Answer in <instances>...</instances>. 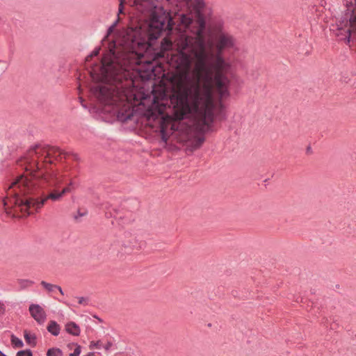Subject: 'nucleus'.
Returning a JSON list of instances; mask_svg holds the SVG:
<instances>
[{
  "label": "nucleus",
  "mask_w": 356,
  "mask_h": 356,
  "mask_svg": "<svg viewBox=\"0 0 356 356\" xmlns=\"http://www.w3.org/2000/svg\"><path fill=\"white\" fill-rule=\"evenodd\" d=\"M16 356H33V353L31 350L26 349L18 351Z\"/></svg>",
  "instance_id": "obj_21"
},
{
  "label": "nucleus",
  "mask_w": 356,
  "mask_h": 356,
  "mask_svg": "<svg viewBox=\"0 0 356 356\" xmlns=\"http://www.w3.org/2000/svg\"><path fill=\"white\" fill-rule=\"evenodd\" d=\"M138 74L143 81H149L154 76V67L152 63L138 70Z\"/></svg>",
  "instance_id": "obj_11"
},
{
  "label": "nucleus",
  "mask_w": 356,
  "mask_h": 356,
  "mask_svg": "<svg viewBox=\"0 0 356 356\" xmlns=\"http://www.w3.org/2000/svg\"><path fill=\"white\" fill-rule=\"evenodd\" d=\"M66 332L73 336H79L81 333V329L79 326L74 322H69L65 325Z\"/></svg>",
  "instance_id": "obj_13"
},
{
  "label": "nucleus",
  "mask_w": 356,
  "mask_h": 356,
  "mask_svg": "<svg viewBox=\"0 0 356 356\" xmlns=\"http://www.w3.org/2000/svg\"><path fill=\"white\" fill-rule=\"evenodd\" d=\"M91 93L105 108L106 111L112 113L118 121L122 123H136L138 120L132 104L127 97L121 96L118 91L111 86H97L90 88Z\"/></svg>",
  "instance_id": "obj_3"
},
{
  "label": "nucleus",
  "mask_w": 356,
  "mask_h": 356,
  "mask_svg": "<svg viewBox=\"0 0 356 356\" xmlns=\"http://www.w3.org/2000/svg\"><path fill=\"white\" fill-rule=\"evenodd\" d=\"M118 21H119V18L116 21H115L111 26H113V28H115V26L117 25Z\"/></svg>",
  "instance_id": "obj_32"
},
{
  "label": "nucleus",
  "mask_w": 356,
  "mask_h": 356,
  "mask_svg": "<svg viewBox=\"0 0 356 356\" xmlns=\"http://www.w3.org/2000/svg\"><path fill=\"white\" fill-rule=\"evenodd\" d=\"M355 339H356V334H355Z\"/></svg>",
  "instance_id": "obj_38"
},
{
  "label": "nucleus",
  "mask_w": 356,
  "mask_h": 356,
  "mask_svg": "<svg viewBox=\"0 0 356 356\" xmlns=\"http://www.w3.org/2000/svg\"><path fill=\"white\" fill-rule=\"evenodd\" d=\"M11 343L14 348H22L24 346L23 341L13 334L11 336Z\"/></svg>",
  "instance_id": "obj_18"
},
{
  "label": "nucleus",
  "mask_w": 356,
  "mask_h": 356,
  "mask_svg": "<svg viewBox=\"0 0 356 356\" xmlns=\"http://www.w3.org/2000/svg\"><path fill=\"white\" fill-rule=\"evenodd\" d=\"M204 140H205V138L204 136L197 137L195 139V143L194 145V147L196 148L200 147L204 143Z\"/></svg>",
  "instance_id": "obj_23"
},
{
  "label": "nucleus",
  "mask_w": 356,
  "mask_h": 356,
  "mask_svg": "<svg viewBox=\"0 0 356 356\" xmlns=\"http://www.w3.org/2000/svg\"><path fill=\"white\" fill-rule=\"evenodd\" d=\"M47 356H63V353L60 348H51L47 350Z\"/></svg>",
  "instance_id": "obj_19"
},
{
  "label": "nucleus",
  "mask_w": 356,
  "mask_h": 356,
  "mask_svg": "<svg viewBox=\"0 0 356 356\" xmlns=\"http://www.w3.org/2000/svg\"><path fill=\"white\" fill-rule=\"evenodd\" d=\"M346 8L337 19L332 31L339 40L349 44L356 42V0L355 3L346 1Z\"/></svg>",
  "instance_id": "obj_5"
},
{
  "label": "nucleus",
  "mask_w": 356,
  "mask_h": 356,
  "mask_svg": "<svg viewBox=\"0 0 356 356\" xmlns=\"http://www.w3.org/2000/svg\"><path fill=\"white\" fill-rule=\"evenodd\" d=\"M195 6L197 9H203L205 6L204 0H195Z\"/></svg>",
  "instance_id": "obj_25"
},
{
  "label": "nucleus",
  "mask_w": 356,
  "mask_h": 356,
  "mask_svg": "<svg viewBox=\"0 0 356 356\" xmlns=\"http://www.w3.org/2000/svg\"><path fill=\"white\" fill-rule=\"evenodd\" d=\"M136 46H138V47H143L145 46V44L143 42L136 40V39H133L131 41V48L134 49Z\"/></svg>",
  "instance_id": "obj_22"
},
{
  "label": "nucleus",
  "mask_w": 356,
  "mask_h": 356,
  "mask_svg": "<svg viewBox=\"0 0 356 356\" xmlns=\"http://www.w3.org/2000/svg\"><path fill=\"white\" fill-rule=\"evenodd\" d=\"M83 215H84L83 213H79V216H83Z\"/></svg>",
  "instance_id": "obj_35"
},
{
  "label": "nucleus",
  "mask_w": 356,
  "mask_h": 356,
  "mask_svg": "<svg viewBox=\"0 0 356 356\" xmlns=\"http://www.w3.org/2000/svg\"><path fill=\"white\" fill-rule=\"evenodd\" d=\"M81 352V346L80 345L76 344V348L74 350V352L70 354V356H79Z\"/></svg>",
  "instance_id": "obj_24"
},
{
  "label": "nucleus",
  "mask_w": 356,
  "mask_h": 356,
  "mask_svg": "<svg viewBox=\"0 0 356 356\" xmlns=\"http://www.w3.org/2000/svg\"><path fill=\"white\" fill-rule=\"evenodd\" d=\"M123 208L118 209L109 203L104 204L105 215L107 218H114L120 224L126 225L134 220V212L139 207V201L136 199H129L123 204Z\"/></svg>",
  "instance_id": "obj_7"
},
{
  "label": "nucleus",
  "mask_w": 356,
  "mask_h": 356,
  "mask_svg": "<svg viewBox=\"0 0 356 356\" xmlns=\"http://www.w3.org/2000/svg\"><path fill=\"white\" fill-rule=\"evenodd\" d=\"M124 0H120V4L118 8V15L124 13Z\"/></svg>",
  "instance_id": "obj_26"
},
{
  "label": "nucleus",
  "mask_w": 356,
  "mask_h": 356,
  "mask_svg": "<svg viewBox=\"0 0 356 356\" xmlns=\"http://www.w3.org/2000/svg\"><path fill=\"white\" fill-rule=\"evenodd\" d=\"M205 29V19L202 14H198L191 30L194 35H184L179 38L175 59L177 67L188 73L193 58H195V69L203 83L202 86L197 83L182 85L171 97L175 118L184 120L192 116L196 130L202 134L213 130L215 109L213 84L220 98L230 95L228 90L230 81L225 74L229 65L219 54L216 56L214 62H211L213 55L207 49Z\"/></svg>",
  "instance_id": "obj_1"
},
{
  "label": "nucleus",
  "mask_w": 356,
  "mask_h": 356,
  "mask_svg": "<svg viewBox=\"0 0 356 356\" xmlns=\"http://www.w3.org/2000/svg\"><path fill=\"white\" fill-rule=\"evenodd\" d=\"M90 349H101L102 348V344L101 341H91L89 346Z\"/></svg>",
  "instance_id": "obj_20"
},
{
  "label": "nucleus",
  "mask_w": 356,
  "mask_h": 356,
  "mask_svg": "<svg viewBox=\"0 0 356 356\" xmlns=\"http://www.w3.org/2000/svg\"><path fill=\"white\" fill-rule=\"evenodd\" d=\"M99 50H100L99 47L95 49L92 51V52L91 53L90 56H97L99 54Z\"/></svg>",
  "instance_id": "obj_30"
},
{
  "label": "nucleus",
  "mask_w": 356,
  "mask_h": 356,
  "mask_svg": "<svg viewBox=\"0 0 356 356\" xmlns=\"http://www.w3.org/2000/svg\"><path fill=\"white\" fill-rule=\"evenodd\" d=\"M70 156H72L75 161L79 160L78 154L64 151L58 147L41 144H36L31 147L23 158L26 164V171L30 172V177L28 175H22L11 184L6 192V197L2 200L6 213H10L8 211L10 207H17L20 208L22 211H25L30 215L32 212L29 211V210L33 209L38 211L44 204H47L49 200L59 201L65 194L70 193L71 188L70 186H67L61 191L52 190L46 195L43 194L40 198L25 197L37 191L38 184H54L51 183L54 175L41 171L43 164L40 165L37 159L47 162L46 161L47 158L52 157L56 160H62Z\"/></svg>",
  "instance_id": "obj_2"
},
{
  "label": "nucleus",
  "mask_w": 356,
  "mask_h": 356,
  "mask_svg": "<svg viewBox=\"0 0 356 356\" xmlns=\"http://www.w3.org/2000/svg\"><path fill=\"white\" fill-rule=\"evenodd\" d=\"M175 24L170 12L163 7L156 8L151 15L149 24L150 38L157 39L163 33L169 35Z\"/></svg>",
  "instance_id": "obj_6"
},
{
  "label": "nucleus",
  "mask_w": 356,
  "mask_h": 356,
  "mask_svg": "<svg viewBox=\"0 0 356 356\" xmlns=\"http://www.w3.org/2000/svg\"><path fill=\"white\" fill-rule=\"evenodd\" d=\"M227 117H226V115L225 114H223L222 117V120H226Z\"/></svg>",
  "instance_id": "obj_34"
},
{
  "label": "nucleus",
  "mask_w": 356,
  "mask_h": 356,
  "mask_svg": "<svg viewBox=\"0 0 356 356\" xmlns=\"http://www.w3.org/2000/svg\"><path fill=\"white\" fill-rule=\"evenodd\" d=\"M168 44H169V46H170V45H171V42H168Z\"/></svg>",
  "instance_id": "obj_37"
},
{
  "label": "nucleus",
  "mask_w": 356,
  "mask_h": 356,
  "mask_svg": "<svg viewBox=\"0 0 356 356\" xmlns=\"http://www.w3.org/2000/svg\"><path fill=\"white\" fill-rule=\"evenodd\" d=\"M141 248V244L138 241L135 236H131L129 240L124 241L122 245L121 250L118 254L122 257L124 254H131L134 250H138Z\"/></svg>",
  "instance_id": "obj_8"
},
{
  "label": "nucleus",
  "mask_w": 356,
  "mask_h": 356,
  "mask_svg": "<svg viewBox=\"0 0 356 356\" xmlns=\"http://www.w3.org/2000/svg\"><path fill=\"white\" fill-rule=\"evenodd\" d=\"M113 29H114L113 26H111L108 29L107 35H108L109 34H111V33L113 32Z\"/></svg>",
  "instance_id": "obj_31"
},
{
  "label": "nucleus",
  "mask_w": 356,
  "mask_h": 356,
  "mask_svg": "<svg viewBox=\"0 0 356 356\" xmlns=\"http://www.w3.org/2000/svg\"><path fill=\"white\" fill-rule=\"evenodd\" d=\"M6 312L5 305L0 301V315L4 314Z\"/></svg>",
  "instance_id": "obj_29"
},
{
  "label": "nucleus",
  "mask_w": 356,
  "mask_h": 356,
  "mask_svg": "<svg viewBox=\"0 0 356 356\" xmlns=\"http://www.w3.org/2000/svg\"><path fill=\"white\" fill-rule=\"evenodd\" d=\"M47 329L54 336H58L60 331V326L55 321H50Z\"/></svg>",
  "instance_id": "obj_14"
},
{
  "label": "nucleus",
  "mask_w": 356,
  "mask_h": 356,
  "mask_svg": "<svg viewBox=\"0 0 356 356\" xmlns=\"http://www.w3.org/2000/svg\"><path fill=\"white\" fill-rule=\"evenodd\" d=\"M40 284L48 291V292H54L55 290H58L60 294L63 295V291L60 286L55 284H52L48 283L45 281H42Z\"/></svg>",
  "instance_id": "obj_16"
},
{
  "label": "nucleus",
  "mask_w": 356,
  "mask_h": 356,
  "mask_svg": "<svg viewBox=\"0 0 356 356\" xmlns=\"http://www.w3.org/2000/svg\"><path fill=\"white\" fill-rule=\"evenodd\" d=\"M78 299H79L78 302H79V305H86L88 304L86 298H85L83 297H79V298H78Z\"/></svg>",
  "instance_id": "obj_28"
},
{
  "label": "nucleus",
  "mask_w": 356,
  "mask_h": 356,
  "mask_svg": "<svg viewBox=\"0 0 356 356\" xmlns=\"http://www.w3.org/2000/svg\"><path fill=\"white\" fill-rule=\"evenodd\" d=\"M177 17L179 22L178 25L182 26L184 29H188L193 23V19L190 15L182 13L181 15H178Z\"/></svg>",
  "instance_id": "obj_12"
},
{
  "label": "nucleus",
  "mask_w": 356,
  "mask_h": 356,
  "mask_svg": "<svg viewBox=\"0 0 356 356\" xmlns=\"http://www.w3.org/2000/svg\"><path fill=\"white\" fill-rule=\"evenodd\" d=\"M113 346V343L111 341H108L105 345L102 346V348H104L105 350L108 351L111 350Z\"/></svg>",
  "instance_id": "obj_27"
},
{
  "label": "nucleus",
  "mask_w": 356,
  "mask_h": 356,
  "mask_svg": "<svg viewBox=\"0 0 356 356\" xmlns=\"http://www.w3.org/2000/svg\"><path fill=\"white\" fill-rule=\"evenodd\" d=\"M17 282L20 290H24L34 284L33 281L27 279H19Z\"/></svg>",
  "instance_id": "obj_17"
},
{
  "label": "nucleus",
  "mask_w": 356,
  "mask_h": 356,
  "mask_svg": "<svg viewBox=\"0 0 356 356\" xmlns=\"http://www.w3.org/2000/svg\"><path fill=\"white\" fill-rule=\"evenodd\" d=\"M110 52L113 56H115V52L114 49H111Z\"/></svg>",
  "instance_id": "obj_33"
},
{
  "label": "nucleus",
  "mask_w": 356,
  "mask_h": 356,
  "mask_svg": "<svg viewBox=\"0 0 356 356\" xmlns=\"http://www.w3.org/2000/svg\"><path fill=\"white\" fill-rule=\"evenodd\" d=\"M24 337L26 343L31 347H35L37 344V337L35 334H32L26 330L24 332Z\"/></svg>",
  "instance_id": "obj_15"
},
{
  "label": "nucleus",
  "mask_w": 356,
  "mask_h": 356,
  "mask_svg": "<svg viewBox=\"0 0 356 356\" xmlns=\"http://www.w3.org/2000/svg\"><path fill=\"white\" fill-rule=\"evenodd\" d=\"M29 311L31 316L40 325L44 323L47 315L42 307L38 304H31L29 305Z\"/></svg>",
  "instance_id": "obj_9"
},
{
  "label": "nucleus",
  "mask_w": 356,
  "mask_h": 356,
  "mask_svg": "<svg viewBox=\"0 0 356 356\" xmlns=\"http://www.w3.org/2000/svg\"><path fill=\"white\" fill-rule=\"evenodd\" d=\"M167 2L170 3L172 0H165Z\"/></svg>",
  "instance_id": "obj_36"
},
{
  "label": "nucleus",
  "mask_w": 356,
  "mask_h": 356,
  "mask_svg": "<svg viewBox=\"0 0 356 356\" xmlns=\"http://www.w3.org/2000/svg\"><path fill=\"white\" fill-rule=\"evenodd\" d=\"M234 45V39L232 35L225 33L220 35L217 44L218 51H221L225 48L233 47Z\"/></svg>",
  "instance_id": "obj_10"
},
{
  "label": "nucleus",
  "mask_w": 356,
  "mask_h": 356,
  "mask_svg": "<svg viewBox=\"0 0 356 356\" xmlns=\"http://www.w3.org/2000/svg\"><path fill=\"white\" fill-rule=\"evenodd\" d=\"M151 102L143 113V115L147 120L155 121L159 120V131L161 139L166 143L170 135L178 129L177 122L173 118L168 115H164L165 105L160 102L156 96H143L140 102V105L145 106L147 102Z\"/></svg>",
  "instance_id": "obj_4"
}]
</instances>
